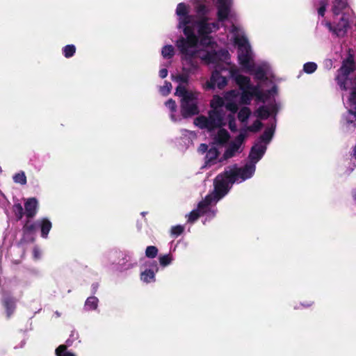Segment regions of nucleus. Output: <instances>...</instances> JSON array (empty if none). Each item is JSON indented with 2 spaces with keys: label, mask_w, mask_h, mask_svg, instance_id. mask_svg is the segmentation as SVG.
Here are the masks:
<instances>
[{
  "label": "nucleus",
  "mask_w": 356,
  "mask_h": 356,
  "mask_svg": "<svg viewBox=\"0 0 356 356\" xmlns=\"http://www.w3.org/2000/svg\"><path fill=\"white\" fill-rule=\"evenodd\" d=\"M209 25L212 30H218L219 29V25L217 22L209 23Z\"/></svg>",
  "instance_id": "nucleus-60"
},
{
  "label": "nucleus",
  "mask_w": 356,
  "mask_h": 356,
  "mask_svg": "<svg viewBox=\"0 0 356 356\" xmlns=\"http://www.w3.org/2000/svg\"><path fill=\"white\" fill-rule=\"evenodd\" d=\"M238 149V145H235V143H233L232 142L229 144V147L227 148V149L225 151L222 156L223 159H228L229 158H232V156H234L235 152H237Z\"/></svg>",
  "instance_id": "nucleus-26"
},
{
  "label": "nucleus",
  "mask_w": 356,
  "mask_h": 356,
  "mask_svg": "<svg viewBox=\"0 0 356 356\" xmlns=\"http://www.w3.org/2000/svg\"><path fill=\"white\" fill-rule=\"evenodd\" d=\"M262 127L263 123L261 121L257 120L252 124V125L247 127V130L250 132L257 133L260 131Z\"/></svg>",
  "instance_id": "nucleus-38"
},
{
  "label": "nucleus",
  "mask_w": 356,
  "mask_h": 356,
  "mask_svg": "<svg viewBox=\"0 0 356 356\" xmlns=\"http://www.w3.org/2000/svg\"><path fill=\"white\" fill-rule=\"evenodd\" d=\"M275 132V127H268L266 128L264 133L260 136L259 140L257 142L264 143L268 144L270 142L273 138V134Z\"/></svg>",
  "instance_id": "nucleus-20"
},
{
  "label": "nucleus",
  "mask_w": 356,
  "mask_h": 356,
  "mask_svg": "<svg viewBox=\"0 0 356 356\" xmlns=\"http://www.w3.org/2000/svg\"><path fill=\"white\" fill-rule=\"evenodd\" d=\"M200 45L206 47H212V44H213L212 38L209 35H200Z\"/></svg>",
  "instance_id": "nucleus-36"
},
{
  "label": "nucleus",
  "mask_w": 356,
  "mask_h": 356,
  "mask_svg": "<svg viewBox=\"0 0 356 356\" xmlns=\"http://www.w3.org/2000/svg\"><path fill=\"white\" fill-rule=\"evenodd\" d=\"M207 204L205 203V202H204L203 200L200 201L199 203H198V205H197V210H199L200 211H201L202 210L206 209L208 207V206L207 205Z\"/></svg>",
  "instance_id": "nucleus-56"
},
{
  "label": "nucleus",
  "mask_w": 356,
  "mask_h": 356,
  "mask_svg": "<svg viewBox=\"0 0 356 356\" xmlns=\"http://www.w3.org/2000/svg\"><path fill=\"white\" fill-rule=\"evenodd\" d=\"M200 216V211L197 209H194L190 212L188 215V222L193 223L196 221Z\"/></svg>",
  "instance_id": "nucleus-44"
},
{
  "label": "nucleus",
  "mask_w": 356,
  "mask_h": 356,
  "mask_svg": "<svg viewBox=\"0 0 356 356\" xmlns=\"http://www.w3.org/2000/svg\"><path fill=\"white\" fill-rule=\"evenodd\" d=\"M67 346L65 344L60 345L55 350L56 356H76L74 353L67 351Z\"/></svg>",
  "instance_id": "nucleus-33"
},
{
  "label": "nucleus",
  "mask_w": 356,
  "mask_h": 356,
  "mask_svg": "<svg viewBox=\"0 0 356 356\" xmlns=\"http://www.w3.org/2000/svg\"><path fill=\"white\" fill-rule=\"evenodd\" d=\"M176 13L179 17V28L181 25L190 24L192 22V16L188 15V10L184 3H179L176 9Z\"/></svg>",
  "instance_id": "nucleus-11"
},
{
  "label": "nucleus",
  "mask_w": 356,
  "mask_h": 356,
  "mask_svg": "<svg viewBox=\"0 0 356 356\" xmlns=\"http://www.w3.org/2000/svg\"><path fill=\"white\" fill-rule=\"evenodd\" d=\"M37 227V223L31 221V219L28 218L22 227L23 236L26 237L33 234L36 231Z\"/></svg>",
  "instance_id": "nucleus-18"
},
{
  "label": "nucleus",
  "mask_w": 356,
  "mask_h": 356,
  "mask_svg": "<svg viewBox=\"0 0 356 356\" xmlns=\"http://www.w3.org/2000/svg\"><path fill=\"white\" fill-rule=\"evenodd\" d=\"M219 129H220L218 131L217 136L215 138V140L219 145H222L227 143L230 138V135L226 129L222 128Z\"/></svg>",
  "instance_id": "nucleus-21"
},
{
  "label": "nucleus",
  "mask_w": 356,
  "mask_h": 356,
  "mask_svg": "<svg viewBox=\"0 0 356 356\" xmlns=\"http://www.w3.org/2000/svg\"><path fill=\"white\" fill-rule=\"evenodd\" d=\"M355 70V63L354 56L350 53V50L349 49L348 55L347 58L342 61L341 66L337 70V74L335 77V80L341 90H348L346 82L348 80V76L353 72Z\"/></svg>",
  "instance_id": "nucleus-4"
},
{
  "label": "nucleus",
  "mask_w": 356,
  "mask_h": 356,
  "mask_svg": "<svg viewBox=\"0 0 356 356\" xmlns=\"http://www.w3.org/2000/svg\"><path fill=\"white\" fill-rule=\"evenodd\" d=\"M251 115V111L248 107L244 106L238 113V119L241 122H246Z\"/></svg>",
  "instance_id": "nucleus-27"
},
{
  "label": "nucleus",
  "mask_w": 356,
  "mask_h": 356,
  "mask_svg": "<svg viewBox=\"0 0 356 356\" xmlns=\"http://www.w3.org/2000/svg\"><path fill=\"white\" fill-rule=\"evenodd\" d=\"M348 8V0H334L332 10L334 15L346 14L344 10Z\"/></svg>",
  "instance_id": "nucleus-15"
},
{
  "label": "nucleus",
  "mask_w": 356,
  "mask_h": 356,
  "mask_svg": "<svg viewBox=\"0 0 356 356\" xmlns=\"http://www.w3.org/2000/svg\"><path fill=\"white\" fill-rule=\"evenodd\" d=\"M266 150V146L257 142L250 149L249 159L250 163L254 165L262 158Z\"/></svg>",
  "instance_id": "nucleus-12"
},
{
  "label": "nucleus",
  "mask_w": 356,
  "mask_h": 356,
  "mask_svg": "<svg viewBox=\"0 0 356 356\" xmlns=\"http://www.w3.org/2000/svg\"><path fill=\"white\" fill-rule=\"evenodd\" d=\"M246 137V134L245 133L241 132L235 138V140L233 141V143H235V145H238V147L240 148L241 145L243 143V140Z\"/></svg>",
  "instance_id": "nucleus-49"
},
{
  "label": "nucleus",
  "mask_w": 356,
  "mask_h": 356,
  "mask_svg": "<svg viewBox=\"0 0 356 356\" xmlns=\"http://www.w3.org/2000/svg\"><path fill=\"white\" fill-rule=\"evenodd\" d=\"M224 100L219 96H215L211 102V107L212 110H222V107L224 106Z\"/></svg>",
  "instance_id": "nucleus-30"
},
{
  "label": "nucleus",
  "mask_w": 356,
  "mask_h": 356,
  "mask_svg": "<svg viewBox=\"0 0 356 356\" xmlns=\"http://www.w3.org/2000/svg\"><path fill=\"white\" fill-rule=\"evenodd\" d=\"M38 201L36 198L31 197L24 203L25 215L27 218H33L37 213Z\"/></svg>",
  "instance_id": "nucleus-14"
},
{
  "label": "nucleus",
  "mask_w": 356,
  "mask_h": 356,
  "mask_svg": "<svg viewBox=\"0 0 356 356\" xmlns=\"http://www.w3.org/2000/svg\"><path fill=\"white\" fill-rule=\"evenodd\" d=\"M224 116L223 110H211L208 113V117L200 115L194 120V124L201 129H205L209 131H212L225 124Z\"/></svg>",
  "instance_id": "nucleus-3"
},
{
  "label": "nucleus",
  "mask_w": 356,
  "mask_h": 356,
  "mask_svg": "<svg viewBox=\"0 0 356 356\" xmlns=\"http://www.w3.org/2000/svg\"><path fill=\"white\" fill-rule=\"evenodd\" d=\"M76 52V47L74 44H67L63 48V54L65 58L72 57Z\"/></svg>",
  "instance_id": "nucleus-34"
},
{
  "label": "nucleus",
  "mask_w": 356,
  "mask_h": 356,
  "mask_svg": "<svg viewBox=\"0 0 356 356\" xmlns=\"http://www.w3.org/2000/svg\"><path fill=\"white\" fill-rule=\"evenodd\" d=\"M250 95L251 98L252 97H255L257 98H260L262 91L259 89V86H250V88L248 90Z\"/></svg>",
  "instance_id": "nucleus-40"
},
{
  "label": "nucleus",
  "mask_w": 356,
  "mask_h": 356,
  "mask_svg": "<svg viewBox=\"0 0 356 356\" xmlns=\"http://www.w3.org/2000/svg\"><path fill=\"white\" fill-rule=\"evenodd\" d=\"M195 11L199 15L204 17H206L209 10L204 4H198L195 6Z\"/></svg>",
  "instance_id": "nucleus-43"
},
{
  "label": "nucleus",
  "mask_w": 356,
  "mask_h": 356,
  "mask_svg": "<svg viewBox=\"0 0 356 356\" xmlns=\"http://www.w3.org/2000/svg\"><path fill=\"white\" fill-rule=\"evenodd\" d=\"M182 27L186 38L180 37L176 42V46L182 56L181 59L186 60L191 67H195L196 65L193 59L197 57L199 52L195 48L199 42V39L195 34L193 26L187 24L181 25Z\"/></svg>",
  "instance_id": "nucleus-1"
},
{
  "label": "nucleus",
  "mask_w": 356,
  "mask_h": 356,
  "mask_svg": "<svg viewBox=\"0 0 356 356\" xmlns=\"http://www.w3.org/2000/svg\"><path fill=\"white\" fill-rule=\"evenodd\" d=\"M161 54L165 58H172L175 54V49L172 45H165L162 48Z\"/></svg>",
  "instance_id": "nucleus-32"
},
{
  "label": "nucleus",
  "mask_w": 356,
  "mask_h": 356,
  "mask_svg": "<svg viewBox=\"0 0 356 356\" xmlns=\"http://www.w3.org/2000/svg\"><path fill=\"white\" fill-rule=\"evenodd\" d=\"M184 231V227L180 225L172 227L170 229L171 235L177 237L180 236Z\"/></svg>",
  "instance_id": "nucleus-42"
},
{
  "label": "nucleus",
  "mask_w": 356,
  "mask_h": 356,
  "mask_svg": "<svg viewBox=\"0 0 356 356\" xmlns=\"http://www.w3.org/2000/svg\"><path fill=\"white\" fill-rule=\"evenodd\" d=\"M227 84L226 77L222 76L218 70H215L212 72L210 80L206 82L204 88L206 90H213L217 86L219 89H222Z\"/></svg>",
  "instance_id": "nucleus-9"
},
{
  "label": "nucleus",
  "mask_w": 356,
  "mask_h": 356,
  "mask_svg": "<svg viewBox=\"0 0 356 356\" xmlns=\"http://www.w3.org/2000/svg\"><path fill=\"white\" fill-rule=\"evenodd\" d=\"M229 128L232 131H236V122H235V119L232 115H229Z\"/></svg>",
  "instance_id": "nucleus-52"
},
{
  "label": "nucleus",
  "mask_w": 356,
  "mask_h": 356,
  "mask_svg": "<svg viewBox=\"0 0 356 356\" xmlns=\"http://www.w3.org/2000/svg\"><path fill=\"white\" fill-rule=\"evenodd\" d=\"M268 107L270 109L271 115L272 114L276 115L277 113L278 112V106L276 103L270 104Z\"/></svg>",
  "instance_id": "nucleus-53"
},
{
  "label": "nucleus",
  "mask_w": 356,
  "mask_h": 356,
  "mask_svg": "<svg viewBox=\"0 0 356 356\" xmlns=\"http://www.w3.org/2000/svg\"><path fill=\"white\" fill-rule=\"evenodd\" d=\"M189 75L188 74H178L175 76H173V80L177 82L187 84L188 83Z\"/></svg>",
  "instance_id": "nucleus-41"
},
{
  "label": "nucleus",
  "mask_w": 356,
  "mask_h": 356,
  "mask_svg": "<svg viewBox=\"0 0 356 356\" xmlns=\"http://www.w3.org/2000/svg\"><path fill=\"white\" fill-rule=\"evenodd\" d=\"M270 95L268 94V92L266 91V92H261V97L260 98H257V102H261V103H266L269 99H270Z\"/></svg>",
  "instance_id": "nucleus-51"
},
{
  "label": "nucleus",
  "mask_w": 356,
  "mask_h": 356,
  "mask_svg": "<svg viewBox=\"0 0 356 356\" xmlns=\"http://www.w3.org/2000/svg\"><path fill=\"white\" fill-rule=\"evenodd\" d=\"M349 80L351 88H356V75L353 78L350 79Z\"/></svg>",
  "instance_id": "nucleus-58"
},
{
  "label": "nucleus",
  "mask_w": 356,
  "mask_h": 356,
  "mask_svg": "<svg viewBox=\"0 0 356 356\" xmlns=\"http://www.w3.org/2000/svg\"><path fill=\"white\" fill-rule=\"evenodd\" d=\"M229 175L230 172L227 168L223 172L217 175L214 179L215 197L218 200L223 197L229 192L234 184L232 182Z\"/></svg>",
  "instance_id": "nucleus-5"
},
{
  "label": "nucleus",
  "mask_w": 356,
  "mask_h": 356,
  "mask_svg": "<svg viewBox=\"0 0 356 356\" xmlns=\"http://www.w3.org/2000/svg\"><path fill=\"white\" fill-rule=\"evenodd\" d=\"M40 227L41 230V236L47 238L52 227L51 222L49 219L44 218L40 220Z\"/></svg>",
  "instance_id": "nucleus-19"
},
{
  "label": "nucleus",
  "mask_w": 356,
  "mask_h": 356,
  "mask_svg": "<svg viewBox=\"0 0 356 356\" xmlns=\"http://www.w3.org/2000/svg\"><path fill=\"white\" fill-rule=\"evenodd\" d=\"M326 10V6L325 4L323 3L319 8L318 9V13L321 17H323L325 15V13Z\"/></svg>",
  "instance_id": "nucleus-54"
},
{
  "label": "nucleus",
  "mask_w": 356,
  "mask_h": 356,
  "mask_svg": "<svg viewBox=\"0 0 356 356\" xmlns=\"http://www.w3.org/2000/svg\"><path fill=\"white\" fill-rule=\"evenodd\" d=\"M99 300L95 296H90L86 299L85 306L90 310H94L97 308Z\"/></svg>",
  "instance_id": "nucleus-31"
},
{
  "label": "nucleus",
  "mask_w": 356,
  "mask_h": 356,
  "mask_svg": "<svg viewBox=\"0 0 356 356\" xmlns=\"http://www.w3.org/2000/svg\"><path fill=\"white\" fill-rule=\"evenodd\" d=\"M203 201L205 202V203L207 204V205L209 207L211 203L212 198L211 197V196L207 195L206 196L205 199Z\"/></svg>",
  "instance_id": "nucleus-62"
},
{
  "label": "nucleus",
  "mask_w": 356,
  "mask_h": 356,
  "mask_svg": "<svg viewBox=\"0 0 356 356\" xmlns=\"http://www.w3.org/2000/svg\"><path fill=\"white\" fill-rule=\"evenodd\" d=\"M201 59L206 62L207 64L216 63L219 60V56L217 52L213 50L211 51H207L204 55L201 56Z\"/></svg>",
  "instance_id": "nucleus-23"
},
{
  "label": "nucleus",
  "mask_w": 356,
  "mask_h": 356,
  "mask_svg": "<svg viewBox=\"0 0 356 356\" xmlns=\"http://www.w3.org/2000/svg\"><path fill=\"white\" fill-rule=\"evenodd\" d=\"M175 95L181 97L180 110L181 116L188 118L200 113L198 108V93L189 91L184 86L179 85L176 88Z\"/></svg>",
  "instance_id": "nucleus-2"
},
{
  "label": "nucleus",
  "mask_w": 356,
  "mask_h": 356,
  "mask_svg": "<svg viewBox=\"0 0 356 356\" xmlns=\"http://www.w3.org/2000/svg\"><path fill=\"white\" fill-rule=\"evenodd\" d=\"M327 26L330 31L338 38H343L346 35L350 25L348 18L346 14H343L337 23L332 24L330 22L327 23Z\"/></svg>",
  "instance_id": "nucleus-8"
},
{
  "label": "nucleus",
  "mask_w": 356,
  "mask_h": 356,
  "mask_svg": "<svg viewBox=\"0 0 356 356\" xmlns=\"http://www.w3.org/2000/svg\"><path fill=\"white\" fill-rule=\"evenodd\" d=\"M220 152L216 147H211L207 152L205 156V163L211 165L218 158Z\"/></svg>",
  "instance_id": "nucleus-22"
},
{
  "label": "nucleus",
  "mask_w": 356,
  "mask_h": 356,
  "mask_svg": "<svg viewBox=\"0 0 356 356\" xmlns=\"http://www.w3.org/2000/svg\"><path fill=\"white\" fill-rule=\"evenodd\" d=\"M168 76V70L165 68H163L159 70V76L161 79H164Z\"/></svg>",
  "instance_id": "nucleus-57"
},
{
  "label": "nucleus",
  "mask_w": 356,
  "mask_h": 356,
  "mask_svg": "<svg viewBox=\"0 0 356 356\" xmlns=\"http://www.w3.org/2000/svg\"><path fill=\"white\" fill-rule=\"evenodd\" d=\"M268 94L270 95L271 94H276L277 92V87L276 86H273L271 89L267 90Z\"/></svg>",
  "instance_id": "nucleus-59"
},
{
  "label": "nucleus",
  "mask_w": 356,
  "mask_h": 356,
  "mask_svg": "<svg viewBox=\"0 0 356 356\" xmlns=\"http://www.w3.org/2000/svg\"><path fill=\"white\" fill-rule=\"evenodd\" d=\"M234 79L240 90H249L250 88L251 81L250 77L242 74H237L235 76Z\"/></svg>",
  "instance_id": "nucleus-17"
},
{
  "label": "nucleus",
  "mask_w": 356,
  "mask_h": 356,
  "mask_svg": "<svg viewBox=\"0 0 356 356\" xmlns=\"http://www.w3.org/2000/svg\"><path fill=\"white\" fill-rule=\"evenodd\" d=\"M230 172V178L232 183H235L238 179L241 181H245L251 178L256 170V166L254 163H250L245 164L243 167L238 168L236 165L227 167Z\"/></svg>",
  "instance_id": "nucleus-7"
},
{
  "label": "nucleus",
  "mask_w": 356,
  "mask_h": 356,
  "mask_svg": "<svg viewBox=\"0 0 356 356\" xmlns=\"http://www.w3.org/2000/svg\"><path fill=\"white\" fill-rule=\"evenodd\" d=\"M165 106L169 108V109L174 112L176 111V108H177V104H176V102L175 100H173L172 99H168L166 102H165Z\"/></svg>",
  "instance_id": "nucleus-50"
},
{
  "label": "nucleus",
  "mask_w": 356,
  "mask_h": 356,
  "mask_svg": "<svg viewBox=\"0 0 356 356\" xmlns=\"http://www.w3.org/2000/svg\"><path fill=\"white\" fill-rule=\"evenodd\" d=\"M316 69L317 65L314 62H308L303 65V70L307 74H312L314 72Z\"/></svg>",
  "instance_id": "nucleus-39"
},
{
  "label": "nucleus",
  "mask_w": 356,
  "mask_h": 356,
  "mask_svg": "<svg viewBox=\"0 0 356 356\" xmlns=\"http://www.w3.org/2000/svg\"><path fill=\"white\" fill-rule=\"evenodd\" d=\"M98 287H99L98 283H93L92 284V292L93 294H95L97 293Z\"/></svg>",
  "instance_id": "nucleus-61"
},
{
  "label": "nucleus",
  "mask_w": 356,
  "mask_h": 356,
  "mask_svg": "<svg viewBox=\"0 0 356 356\" xmlns=\"http://www.w3.org/2000/svg\"><path fill=\"white\" fill-rule=\"evenodd\" d=\"M242 91L243 92L241 97V102L244 104H250L252 98L250 95L248 90H245Z\"/></svg>",
  "instance_id": "nucleus-47"
},
{
  "label": "nucleus",
  "mask_w": 356,
  "mask_h": 356,
  "mask_svg": "<svg viewBox=\"0 0 356 356\" xmlns=\"http://www.w3.org/2000/svg\"><path fill=\"white\" fill-rule=\"evenodd\" d=\"M182 72H183V73H184V74H188L189 75V73H190V69H188V68H186V67H184L182 68Z\"/></svg>",
  "instance_id": "nucleus-63"
},
{
  "label": "nucleus",
  "mask_w": 356,
  "mask_h": 356,
  "mask_svg": "<svg viewBox=\"0 0 356 356\" xmlns=\"http://www.w3.org/2000/svg\"><path fill=\"white\" fill-rule=\"evenodd\" d=\"M234 43L238 46V58L239 63L243 67L250 70V46L246 38L236 37Z\"/></svg>",
  "instance_id": "nucleus-6"
},
{
  "label": "nucleus",
  "mask_w": 356,
  "mask_h": 356,
  "mask_svg": "<svg viewBox=\"0 0 356 356\" xmlns=\"http://www.w3.org/2000/svg\"><path fill=\"white\" fill-rule=\"evenodd\" d=\"M197 26L199 35H207L212 33V29L209 25L208 18L207 17H204L197 22Z\"/></svg>",
  "instance_id": "nucleus-16"
},
{
  "label": "nucleus",
  "mask_w": 356,
  "mask_h": 356,
  "mask_svg": "<svg viewBox=\"0 0 356 356\" xmlns=\"http://www.w3.org/2000/svg\"><path fill=\"white\" fill-rule=\"evenodd\" d=\"M225 108L233 113L238 111V105L234 102H229L225 104Z\"/></svg>",
  "instance_id": "nucleus-48"
},
{
  "label": "nucleus",
  "mask_w": 356,
  "mask_h": 356,
  "mask_svg": "<svg viewBox=\"0 0 356 356\" xmlns=\"http://www.w3.org/2000/svg\"><path fill=\"white\" fill-rule=\"evenodd\" d=\"M345 120L348 126L351 125L353 129L356 127V107L355 108V111L352 109L348 111Z\"/></svg>",
  "instance_id": "nucleus-24"
},
{
  "label": "nucleus",
  "mask_w": 356,
  "mask_h": 356,
  "mask_svg": "<svg viewBox=\"0 0 356 356\" xmlns=\"http://www.w3.org/2000/svg\"><path fill=\"white\" fill-rule=\"evenodd\" d=\"M256 113L257 116L261 120H266L271 115L270 109L264 105L259 106L257 109Z\"/></svg>",
  "instance_id": "nucleus-25"
},
{
  "label": "nucleus",
  "mask_w": 356,
  "mask_h": 356,
  "mask_svg": "<svg viewBox=\"0 0 356 356\" xmlns=\"http://www.w3.org/2000/svg\"><path fill=\"white\" fill-rule=\"evenodd\" d=\"M198 150H199L200 152H201L202 154L205 153V152H207V151L209 150L207 145H206L204 143H202L200 145Z\"/></svg>",
  "instance_id": "nucleus-55"
},
{
  "label": "nucleus",
  "mask_w": 356,
  "mask_h": 356,
  "mask_svg": "<svg viewBox=\"0 0 356 356\" xmlns=\"http://www.w3.org/2000/svg\"><path fill=\"white\" fill-rule=\"evenodd\" d=\"M254 75L255 78L258 80L262 81L266 79V72L261 67H259L256 69Z\"/></svg>",
  "instance_id": "nucleus-46"
},
{
  "label": "nucleus",
  "mask_w": 356,
  "mask_h": 356,
  "mask_svg": "<svg viewBox=\"0 0 356 356\" xmlns=\"http://www.w3.org/2000/svg\"><path fill=\"white\" fill-rule=\"evenodd\" d=\"M13 181H14V182H15L17 184H19L21 185H25L27 182L25 173L23 171L16 173L13 176Z\"/></svg>",
  "instance_id": "nucleus-35"
},
{
  "label": "nucleus",
  "mask_w": 356,
  "mask_h": 356,
  "mask_svg": "<svg viewBox=\"0 0 356 356\" xmlns=\"http://www.w3.org/2000/svg\"><path fill=\"white\" fill-rule=\"evenodd\" d=\"M352 194H353L354 200L356 201V189L353 191Z\"/></svg>",
  "instance_id": "nucleus-64"
},
{
  "label": "nucleus",
  "mask_w": 356,
  "mask_h": 356,
  "mask_svg": "<svg viewBox=\"0 0 356 356\" xmlns=\"http://www.w3.org/2000/svg\"><path fill=\"white\" fill-rule=\"evenodd\" d=\"M149 269H146L140 274V279L144 282L149 283L155 281V273L159 270L157 262L153 261L148 265Z\"/></svg>",
  "instance_id": "nucleus-13"
},
{
  "label": "nucleus",
  "mask_w": 356,
  "mask_h": 356,
  "mask_svg": "<svg viewBox=\"0 0 356 356\" xmlns=\"http://www.w3.org/2000/svg\"><path fill=\"white\" fill-rule=\"evenodd\" d=\"M172 261V257L170 254H165L160 256L159 263L162 266H166L169 265Z\"/></svg>",
  "instance_id": "nucleus-45"
},
{
  "label": "nucleus",
  "mask_w": 356,
  "mask_h": 356,
  "mask_svg": "<svg viewBox=\"0 0 356 356\" xmlns=\"http://www.w3.org/2000/svg\"><path fill=\"white\" fill-rule=\"evenodd\" d=\"M3 306L6 308L7 313L8 315H10L11 313L15 309V301L13 298L7 297L3 299Z\"/></svg>",
  "instance_id": "nucleus-29"
},
{
  "label": "nucleus",
  "mask_w": 356,
  "mask_h": 356,
  "mask_svg": "<svg viewBox=\"0 0 356 356\" xmlns=\"http://www.w3.org/2000/svg\"><path fill=\"white\" fill-rule=\"evenodd\" d=\"M217 1V17L219 22H224L227 19L231 11L232 0H216Z\"/></svg>",
  "instance_id": "nucleus-10"
},
{
  "label": "nucleus",
  "mask_w": 356,
  "mask_h": 356,
  "mask_svg": "<svg viewBox=\"0 0 356 356\" xmlns=\"http://www.w3.org/2000/svg\"><path fill=\"white\" fill-rule=\"evenodd\" d=\"M158 248L154 245L147 246L145 250V256L150 259H154L157 256Z\"/></svg>",
  "instance_id": "nucleus-37"
},
{
  "label": "nucleus",
  "mask_w": 356,
  "mask_h": 356,
  "mask_svg": "<svg viewBox=\"0 0 356 356\" xmlns=\"http://www.w3.org/2000/svg\"><path fill=\"white\" fill-rule=\"evenodd\" d=\"M13 212L15 214L17 221L22 220L23 216L25 214L24 209L20 203L14 204L13 206Z\"/></svg>",
  "instance_id": "nucleus-28"
}]
</instances>
